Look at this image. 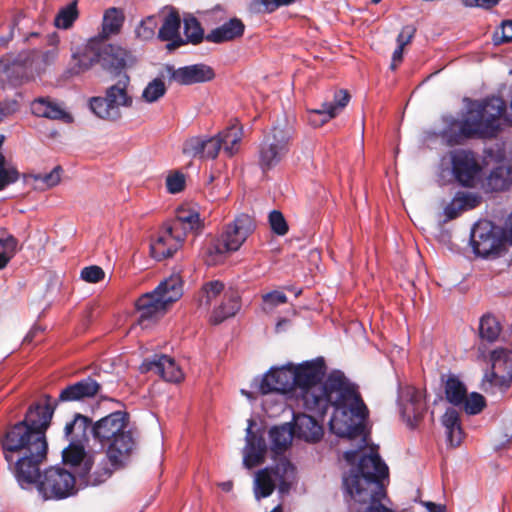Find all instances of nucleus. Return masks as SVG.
Masks as SVG:
<instances>
[{
  "label": "nucleus",
  "instance_id": "nucleus-2",
  "mask_svg": "<svg viewBox=\"0 0 512 512\" xmlns=\"http://www.w3.org/2000/svg\"><path fill=\"white\" fill-rule=\"evenodd\" d=\"M54 413V406L47 398L43 404L30 407L23 421L15 424L2 439L5 460L8 462L18 484L30 489L37 483L42 497L64 499L76 492L75 476L59 467H51L39 474V465L46 458L45 431Z\"/></svg>",
  "mask_w": 512,
  "mask_h": 512
},
{
  "label": "nucleus",
  "instance_id": "nucleus-51",
  "mask_svg": "<svg viewBox=\"0 0 512 512\" xmlns=\"http://www.w3.org/2000/svg\"><path fill=\"white\" fill-rule=\"evenodd\" d=\"M166 186L172 194L181 192L185 187V176L180 172L169 174L166 178Z\"/></svg>",
  "mask_w": 512,
  "mask_h": 512
},
{
  "label": "nucleus",
  "instance_id": "nucleus-60",
  "mask_svg": "<svg viewBox=\"0 0 512 512\" xmlns=\"http://www.w3.org/2000/svg\"><path fill=\"white\" fill-rule=\"evenodd\" d=\"M423 505L427 508L428 512H443L445 510V506L429 501L423 502Z\"/></svg>",
  "mask_w": 512,
  "mask_h": 512
},
{
  "label": "nucleus",
  "instance_id": "nucleus-24",
  "mask_svg": "<svg viewBox=\"0 0 512 512\" xmlns=\"http://www.w3.org/2000/svg\"><path fill=\"white\" fill-rule=\"evenodd\" d=\"M100 44V38L92 37L81 51L72 54L74 61L73 70L76 73L88 71L96 63L100 64Z\"/></svg>",
  "mask_w": 512,
  "mask_h": 512
},
{
  "label": "nucleus",
  "instance_id": "nucleus-7",
  "mask_svg": "<svg viewBox=\"0 0 512 512\" xmlns=\"http://www.w3.org/2000/svg\"><path fill=\"white\" fill-rule=\"evenodd\" d=\"M183 294V282L178 274L163 280L154 291L143 294L136 302L138 313L136 326L148 328L151 323L162 316L169 305L179 300Z\"/></svg>",
  "mask_w": 512,
  "mask_h": 512
},
{
  "label": "nucleus",
  "instance_id": "nucleus-35",
  "mask_svg": "<svg viewBox=\"0 0 512 512\" xmlns=\"http://www.w3.org/2000/svg\"><path fill=\"white\" fill-rule=\"evenodd\" d=\"M240 309L239 295L234 291L226 292L224 301L213 311L212 322L218 324L226 318L234 316Z\"/></svg>",
  "mask_w": 512,
  "mask_h": 512
},
{
  "label": "nucleus",
  "instance_id": "nucleus-30",
  "mask_svg": "<svg viewBox=\"0 0 512 512\" xmlns=\"http://www.w3.org/2000/svg\"><path fill=\"white\" fill-rule=\"evenodd\" d=\"M123 12L115 7L107 9L103 14L101 31L94 38H100V42H105L112 36L120 33L124 23Z\"/></svg>",
  "mask_w": 512,
  "mask_h": 512
},
{
  "label": "nucleus",
  "instance_id": "nucleus-28",
  "mask_svg": "<svg viewBox=\"0 0 512 512\" xmlns=\"http://www.w3.org/2000/svg\"><path fill=\"white\" fill-rule=\"evenodd\" d=\"M129 84L130 77L124 73L120 75L114 85L109 86L105 91L117 112H121L122 108H129L133 104V97L128 91Z\"/></svg>",
  "mask_w": 512,
  "mask_h": 512
},
{
  "label": "nucleus",
  "instance_id": "nucleus-14",
  "mask_svg": "<svg viewBox=\"0 0 512 512\" xmlns=\"http://www.w3.org/2000/svg\"><path fill=\"white\" fill-rule=\"evenodd\" d=\"M133 53L118 44H100V64L106 71L121 74L136 63Z\"/></svg>",
  "mask_w": 512,
  "mask_h": 512
},
{
  "label": "nucleus",
  "instance_id": "nucleus-40",
  "mask_svg": "<svg viewBox=\"0 0 512 512\" xmlns=\"http://www.w3.org/2000/svg\"><path fill=\"white\" fill-rule=\"evenodd\" d=\"M167 91L165 82L161 78L150 81L142 91L141 98L146 103H154L161 99Z\"/></svg>",
  "mask_w": 512,
  "mask_h": 512
},
{
  "label": "nucleus",
  "instance_id": "nucleus-44",
  "mask_svg": "<svg viewBox=\"0 0 512 512\" xmlns=\"http://www.w3.org/2000/svg\"><path fill=\"white\" fill-rule=\"evenodd\" d=\"M224 285L219 281H212L207 283L202 290L200 298V306L209 307L213 300L216 299L223 291Z\"/></svg>",
  "mask_w": 512,
  "mask_h": 512
},
{
  "label": "nucleus",
  "instance_id": "nucleus-22",
  "mask_svg": "<svg viewBox=\"0 0 512 512\" xmlns=\"http://www.w3.org/2000/svg\"><path fill=\"white\" fill-rule=\"evenodd\" d=\"M252 426L253 421L249 420L246 429V445L243 449V464L248 469L263 463L267 452L265 439L252 432Z\"/></svg>",
  "mask_w": 512,
  "mask_h": 512
},
{
  "label": "nucleus",
  "instance_id": "nucleus-32",
  "mask_svg": "<svg viewBox=\"0 0 512 512\" xmlns=\"http://www.w3.org/2000/svg\"><path fill=\"white\" fill-rule=\"evenodd\" d=\"M244 25L238 19H232L220 27L214 29L207 35V40L214 43H221L233 40L243 34Z\"/></svg>",
  "mask_w": 512,
  "mask_h": 512
},
{
  "label": "nucleus",
  "instance_id": "nucleus-4",
  "mask_svg": "<svg viewBox=\"0 0 512 512\" xmlns=\"http://www.w3.org/2000/svg\"><path fill=\"white\" fill-rule=\"evenodd\" d=\"M387 477L388 467L377 452L371 450L363 455L358 466L343 478L344 488L353 500L351 509L356 512H394L382 503L386 498L382 480Z\"/></svg>",
  "mask_w": 512,
  "mask_h": 512
},
{
  "label": "nucleus",
  "instance_id": "nucleus-57",
  "mask_svg": "<svg viewBox=\"0 0 512 512\" xmlns=\"http://www.w3.org/2000/svg\"><path fill=\"white\" fill-rule=\"evenodd\" d=\"M500 0H462L466 7L491 8L499 3Z\"/></svg>",
  "mask_w": 512,
  "mask_h": 512
},
{
  "label": "nucleus",
  "instance_id": "nucleus-38",
  "mask_svg": "<svg viewBox=\"0 0 512 512\" xmlns=\"http://www.w3.org/2000/svg\"><path fill=\"white\" fill-rule=\"evenodd\" d=\"M467 394V389L462 381L454 375L447 378L445 383V395L454 406H460Z\"/></svg>",
  "mask_w": 512,
  "mask_h": 512
},
{
  "label": "nucleus",
  "instance_id": "nucleus-52",
  "mask_svg": "<svg viewBox=\"0 0 512 512\" xmlns=\"http://www.w3.org/2000/svg\"><path fill=\"white\" fill-rule=\"evenodd\" d=\"M105 273L99 266H88L82 269L81 278L88 283H97L104 279Z\"/></svg>",
  "mask_w": 512,
  "mask_h": 512
},
{
  "label": "nucleus",
  "instance_id": "nucleus-62",
  "mask_svg": "<svg viewBox=\"0 0 512 512\" xmlns=\"http://www.w3.org/2000/svg\"><path fill=\"white\" fill-rule=\"evenodd\" d=\"M295 0H275L274 7L278 8L280 6L289 5Z\"/></svg>",
  "mask_w": 512,
  "mask_h": 512
},
{
  "label": "nucleus",
  "instance_id": "nucleus-42",
  "mask_svg": "<svg viewBox=\"0 0 512 512\" xmlns=\"http://www.w3.org/2000/svg\"><path fill=\"white\" fill-rule=\"evenodd\" d=\"M184 34L187 41L197 44L203 39V29L201 28L198 20L193 16H186L184 18Z\"/></svg>",
  "mask_w": 512,
  "mask_h": 512
},
{
  "label": "nucleus",
  "instance_id": "nucleus-8",
  "mask_svg": "<svg viewBox=\"0 0 512 512\" xmlns=\"http://www.w3.org/2000/svg\"><path fill=\"white\" fill-rule=\"evenodd\" d=\"M255 222L247 214H241L224 228L221 235L212 239L205 249V261L208 265H216L227 254L240 249L247 238L253 233Z\"/></svg>",
  "mask_w": 512,
  "mask_h": 512
},
{
  "label": "nucleus",
  "instance_id": "nucleus-3",
  "mask_svg": "<svg viewBox=\"0 0 512 512\" xmlns=\"http://www.w3.org/2000/svg\"><path fill=\"white\" fill-rule=\"evenodd\" d=\"M136 449V440L129 429L107 445L106 455L86 452L80 440L71 439L63 450V461L76 469L87 485L105 482L114 470L123 467Z\"/></svg>",
  "mask_w": 512,
  "mask_h": 512
},
{
  "label": "nucleus",
  "instance_id": "nucleus-1",
  "mask_svg": "<svg viewBox=\"0 0 512 512\" xmlns=\"http://www.w3.org/2000/svg\"><path fill=\"white\" fill-rule=\"evenodd\" d=\"M322 360L307 361L295 366L287 364L271 368L263 377L259 389L262 394L271 392L295 399L307 410L325 413L333 409L329 427L339 437L352 438L364 433L369 410L357 386L340 370L331 371L323 384Z\"/></svg>",
  "mask_w": 512,
  "mask_h": 512
},
{
  "label": "nucleus",
  "instance_id": "nucleus-49",
  "mask_svg": "<svg viewBox=\"0 0 512 512\" xmlns=\"http://www.w3.org/2000/svg\"><path fill=\"white\" fill-rule=\"evenodd\" d=\"M269 224L272 231L279 236H283L288 232V224L280 211L273 210L270 212Z\"/></svg>",
  "mask_w": 512,
  "mask_h": 512
},
{
  "label": "nucleus",
  "instance_id": "nucleus-20",
  "mask_svg": "<svg viewBox=\"0 0 512 512\" xmlns=\"http://www.w3.org/2000/svg\"><path fill=\"white\" fill-rule=\"evenodd\" d=\"M170 80L180 85H192L210 81L214 77L211 67L205 64H194L180 68H168Z\"/></svg>",
  "mask_w": 512,
  "mask_h": 512
},
{
  "label": "nucleus",
  "instance_id": "nucleus-61",
  "mask_svg": "<svg viewBox=\"0 0 512 512\" xmlns=\"http://www.w3.org/2000/svg\"><path fill=\"white\" fill-rule=\"evenodd\" d=\"M344 458L347 462L352 463L356 458V452L355 451H347L344 453Z\"/></svg>",
  "mask_w": 512,
  "mask_h": 512
},
{
  "label": "nucleus",
  "instance_id": "nucleus-59",
  "mask_svg": "<svg viewBox=\"0 0 512 512\" xmlns=\"http://www.w3.org/2000/svg\"><path fill=\"white\" fill-rule=\"evenodd\" d=\"M403 49H404V47L397 46V48L393 52L392 62H391V65H390V68L392 70H395L397 65H398V63H400L402 61Z\"/></svg>",
  "mask_w": 512,
  "mask_h": 512
},
{
  "label": "nucleus",
  "instance_id": "nucleus-19",
  "mask_svg": "<svg viewBox=\"0 0 512 512\" xmlns=\"http://www.w3.org/2000/svg\"><path fill=\"white\" fill-rule=\"evenodd\" d=\"M184 239L168 224L159 232L151 243L150 251L154 259L161 261L171 257L183 244Z\"/></svg>",
  "mask_w": 512,
  "mask_h": 512
},
{
  "label": "nucleus",
  "instance_id": "nucleus-31",
  "mask_svg": "<svg viewBox=\"0 0 512 512\" xmlns=\"http://www.w3.org/2000/svg\"><path fill=\"white\" fill-rule=\"evenodd\" d=\"M441 422L445 428L448 444L451 447L459 446L463 438L459 413L455 409L449 408L442 416Z\"/></svg>",
  "mask_w": 512,
  "mask_h": 512
},
{
  "label": "nucleus",
  "instance_id": "nucleus-39",
  "mask_svg": "<svg viewBox=\"0 0 512 512\" xmlns=\"http://www.w3.org/2000/svg\"><path fill=\"white\" fill-rule=\"evenodd\" d=\"M479 332L481 338L493 342L501 332L500 322L492 315H485L480 320Z\"/></svg>",
  "mask_w": 512,
  "mask_h": 512
},
{
  "label": "nucleus",
  "instance_id": "nucleus-46",
  "mask_svg": "<svg viewBox=\"0 0 512 512\" xmlns=\"http://www.w3.org/2000/svg\"><path fill=\"white\" fill-rule=\"evenodd\" d=\"M158 27V19L156 16H148L140 22L135 33L142 40H149L155 36V30Z\"/></svg>",
  "mask_w": 512,
  "mask_h": 512
},
{
  "label": "nucleus",
  "instance_id": "nucleus-15",
  "mask_svg": "<svg viewBox=\"0 0 512 512\" xmlns=\"http://www.w3.org/2000/svg\"><path fill=\"white\" fill-rule=\"evenodd\" d=\"M128 425L129 422L127 414L117 411L98 420L93 425L92 431L94 438L98 440L102 446H107L120 434L128 431Z\"/></svg>",
  "mask_w": 512,
  "mask_h": 512
},
{
  "label": "nucleus",
  "instance_id": "nucleus-53",
  "mask_svg": "<svg viewBox=\"0 0 512 512\" xmlns=\"http://www.w3.org/2000/svg\"><path fill=\"white\" fill-rule=\"evenodd\" d=\"M463 200L458 195L444 208V214L447 220L458 217L463 211Z\"/></svg>",
  "mask_w": 512,
  "mask_h": 512
},
{
  "label": "nucleus",
  "instance_id": "nucleus-37",
  "mask_svg": "<svg viewBox=\"0 0 512 512\" xmlns=\"http://www.w3.org/2000/svg\"><path fill=\"white\" fill-rule=\"evenodd\" d=\"M61 171L60 167H55L47 174H29L25 176V181L35 190L44 191L60 183Z\"/></svg>",
  "mask_w": 512,
  "mask_h": 512
},
{
  "label": "nucleus",
  "instance_id": "nucleus-45",
  "mask_svg": "<svg viewBox=\"0 0 512 512\" xmlns=\"http://www.w3.org/2000/svg\"><path fill=\"white\" fill-rule=\"evenodd\" d=\"M460 406L464 408L467 414L475 415L480 413L485 407V399L481 394L473 392L470 395L466 394Z\"/></svg>",
  "mask_w": 512,
  "mask_h": 512
},
{
  "label": "nucleus",
  "instance_id": "nucleus-27",
  "mask_svg": "<svg viewBox=\"0 0 512 512\" xmlns=\"http://www.w3.org/2000/svg\"><path fill=\"white\" fill-rule=\"evenodd\" d=\"M181 20L179 14L171 11L164 19L162 26L159 29L158 37L162 41H168L167 48L169 50L180 47L185 43L181 38L180 29Z\"/></svg>",
  "mask_w": 512,
  "mask_h": 512
},
{
  "label": "nucleus",
  "instance_id": "nucleus-36",
  "mask_svg": "<svg viewBox=\"0 0 512 512\" xmlns=\"http://www.w3.org/2000/svg\"><path fill=\"white\" fill-rule=\"evenodd\" d=\"M89 108L97 117L104 120L115 121L121 117V112H117L106 94L103 97H92L89 100Z\"/></svg>",
  "mask_w": 512,
  "mask_h": 512
},
{
  "label": "nucleus",
  "instance_id": "nucleus-25",
  "mask_svg": "<svg viewBox=\"0 0 512 512\" xmlns=\"http://www.w3.org/2000/svg\"><path fill=\"white\" fill-rule=\"evenodd\" d=\"M293 430L295 436L306 442H316L323 435L322 426L310 415L298 414L294 416Z\"/></svg>",
  "mask_w": 512,
  "mask_h": 512
},
{
  "label": "nucleus",
  "instance_id": "nucleus-9",
  "mask_svg": "<svg viewBox=\"0 0 512 512\" xmlns=\"http://www.w3.org/2000/svg\"><path fill=\"white\" fill-rule=\"evenodd\" d=\"M491 369L487 370L481 381V388L490 394L505 393L512 384V351L496 348L489 354Z\"/></svg>",
  "mask_w": 512,
  "mask_h": 512
},
{
  "label": "nucleus",
  "instance_id": "nucleus-11",
  "mask_svg": "<svg viewBox=\"0 0 512 512\" xmlns=\"http://www.w3.org/2000/svg\"><path fill=\"white\" fill-rule=\"evenodd\" d=\"M292 131L286 126H275L264 137L259 149V165L263 171L276 166L288 153Z\"/></svg>",
  "mask_w": 512,
  "mask_h": 512
},
{
  "label": "nucleus",
  "instance_id": "nucleus-26",
  "mask_svg": "<svg viewBox=\"0 0 512 512\" xmlns=\"http://www.w3.org/2000/svg\"><path fill=\"white\" fill-rule=\"evenodd\" d=\"M100 389L99 383L88 377L63 389L59 395L60 401H81L94 397Z\"/></svg>",
  "mask_w": 512,
  "mask_h": 512
},
{
  "label": "nucleus",
  "instance_id": "nucleus-54",
  "mask_svg": "<svg viewBox=\"0 0 512 512\" xmlns=\"http://www.w3.org/2000/svg\"><path fill=\"white\" fill-rule=\"evenodd\" d=\"M19 109V104L16 100H6L0 102V122L8 116L16 113Z\"/></svg>",
  "mask_w": 512,
  "mask_h": 512
},
{
  "label": "nucleus",
  "instance_id": "nucleus-13",
  "mask_svg": "<svg viewBox=\"0 0 512 512\" xmlns=\"http://www.w3.org/2000/svg\"><path fill=\"white\" fill-rule=\"evenodd\" d=\"M398 405L406 424L411 428L416 427L425 412V402L421 392L409 385L400 387Z\"/></svg>",
  "mask_w": 512,
  "mask_h": 512
},
{
  "label": "nucleus",
  "instance_id": "nucleus-10",
  "mask_svg": "<svg viewBox=\"0 0 512 512\" xmlns=\"http://www.w3.org/2000/svg\"><path fill=\"white\" fill-rule=\"evenodd\" d=\"M293 479L294 467L286 458H279L275 467H267L255 474L254 494L256 499L270 496L275 488H278L281 494L286 493Z\"/></svg>",
  "mask_w": 512,
  "mask_h": 512
},
{
  "label": "nucleus",
  "instance_id": "nucleus-64",
  "mask_svg": "<svg viewBox=\"0 0 512 512\" xmlns=\"http://www.w3.org/2000/svg\"><path fill=\"white\" fill-rule=\"evenodd\" d=\"M34 333H35V331H30L29 334L26 336L25 340L26 341H31L32 338H33Z\"/></svg>",
  "mask_w": 512,
  "mask_h": 512
},
{
  "label": "nucleus",
  "instance_id": "nucleus-23",
  "mask_svg": "<svg viewBox=\"0 0 512 512\" xmlns=\"http://www.w3.org/2000/svg\"><path fill=\"white\" fill-rule=\"evenodd\" d=\"M31 111L35 116L51 120H59L69 124L73 122V116L58 102L51 98L40 97L31 103Z\"/></svg>",
  "mask_w": 512,
  "mask_h": 512
},
{
  "label": "nucleus",
  "instance_id": "nucleus-56",
  "mask_svg": "<svg viewBox=\"0 0 512 512\" xmlns=\"http://www.w3.org/2000/svg\"><path fill=\"white\" fill-rule=\"evenodd\" d=\"M414 29L410 26L404 27L397 37L398 46L405 47L413 38Z\"/></svg>",
  "mask_w": 512,
  "mask_h": 512
},
{
  "label": "nucleus",
  "instance_id": "nucleus-6",
  "mask_svg": "<svg viewBox=\"0 0 512 512\" xmlns=\"http://www.w3.org/2000/svg\"><path fill=\"white\" fill-rule=\"evenodd\" d=\"M467 108V115L460 125L463 136L491 138L498 133L506 109V104L501 98L469 101Z\"/></svg>",
  "mask_w": 512,
  "mask_h": 512
},
{
  "label": "nucleus",
  "instance_id": "nucleus-34",
  "mask_svg": "<svg viewBox=\"0 0 512 512\" xmlns=\"http://www.w3.org/2000/svg\"><path fill=\"white\" fill-rule=\"evenodd\" d=\"M242 136L243 129L238 123H233L225 130L218 133L221 146L228 156H233L238 152Z\"/></svg>",
  "mask_w": 512,
  "mask_h": 512
},
{
  "label": "nucleus",
  "instance_id": "nucleus-21",
  "mask_svg": "<svg viewBox=\"0 0 512 512\" xmlns=\"http://www.w3.org/2000/svg\"><path fill=\"white\" fill-rule=\"evenodd\" d=\"M222 148L218 135L214 137L195 136L187 139L182 152L188 157L215 159Z\"/></svg>",
  "mask_w": 512,
  "mask_h": 512
},
{
  "label": "nucleus",
  "instance_id": "nucleus-18",
  "mask_svg": "<svg viewBox=\"0 0 512 512\" xmlns=\"http://www.w3.org/2000/svg\"><path fill=\"white\" fill-rule=\"evenodd\" d=\"M350 101L346 90H339L334 95L333 102H324L319 109L309 111L308 120L314 127L322 126L340 114Z\"/></svg>",
  "mask_w": 512,
  "mask_h": 512
},
{
  "label": "nucleus",
  "instance_id": "nucleus-29",
  "mask_svg": "<svg viewBox=\"0 0 512 512\" xmlns=\"http://www.w3.org/2000/svg\"><path fill=\"white\" fill-rule=\"evenodd\" d=\"M168 225L185 240L188 232H197L202 228V220L197 211L180 209L175 220Z\"/></svg>",
  "mask_w": 512,
  "mask_h": 512
},
{
  "label": "nucleus",
  "instance_id": "nucleus-58",
  "mask_svg": "<svg viewBox=\"0 0 512 512\" xmlns=\"http://www.w3.org/2000/svg\"><path fill=\"white\" fill-rule=\"evenodd\" d=\"M500 237L502 243H509L512 245V214L507 218L505 227L500 230Z\"/></svg>",
  "mask_w": 512,
  "mask_h": 512
},
{
  "label": "nucleus",
  "instance_id": "nucleus-41",
  "mask_svg": "<svg viewBox=\"0 0 512 512\" xmlns=\"http://www.w3.org/2000/svg\"><path fill=\"white\" fill-rule=\"evenodd\" d=\"M78 17L76 1L62 8L55 17L54 24L57 28L67 29Z\"/></svg>",
  "mask_w": 512,
  "mask_h": 512
},
{
  "label": "nucleus",
  "instance_id": "nucleus-48",
  "mask_svg": "<svg viewBox=\"0 0 512 512\" xmlns=\"http://www.w3.org/2000/svg\"><path fill=\"white\" fill-rule=\"evenodd\" d=\"M263 310L271 312L275 307L287 302L286 295L281 291H272L262 296Z\"/></svg>",
  "mask_w": 512,
  "mask_h": 512
},
{
  "label": "nucleus",
  "instance_id": "nucleus-55",
  "mask_svg": "<svg viewBox=\"0 0 512 512\" xmlns=\"http://www.w3.org/2000/svg\"><path fill=\"white\" fill-rule=\"evenodd\" d=\"M458 197L463 200L464 211L473 209L480 203V197L472 193L458 194Z\"/></svg>",
  "mask_w": 512,
  "mask_h": 512
},
{
  "label": "nucleus",
  "instance_id": "nucleus-17",
  "mask_svg": "<svg viewBox=\"0 0 512 512\" xmlns=\"http://www.w3.org/2000/svg\"><path fill=\"white\" fill-rule=\"evenodd\" d=\"M452 170L457 180L464 186H472L480 167L473 154L457 150L451 154Z\"/></svg>",
  "mask_w": 512,
  "mask_h": 512
},
{
  "label": "nucleus",
  "instance_id": "nucleus-5",
  "mask_svg": "<svg viewBox=\"0 0 512 512\" xmlns=\"http://www.w3.org/2000/svg\"><path fill=\"white\" fill-rule=\"evenodd\" d=\"M59 43L58 34L53 33L47 37V49L21 52L12 62L8 59L0 60V81L15 83L28 79L33 71L40 72L46 66L54 64L59 55Z\"/></svg>",
  "mask_w": 512,
  "mask_h": 512
},
{
  "label": "nucleus",
  "instance_id": "nucleus-50",
  "mask_svg": "<svg viewBox=\"0 0 512 512\" xmlns=\"http://www.w3.org/2000/svg\"><path fill=\"white\" fill-rule=\"evenodd\" d=\"M512 41V20H505L501 26L493 34V42L495 45Z\"/></svg>",
  "mask_w": 512,
  "mask_h": 512
},
{
  "label": "nucleus",
  "instance_id": "nucleus-63",
  "mask_svg": "<svg viewBox=\"0 0 512 512\" xmlns=\"http://www.w3.org/2000/svg\"><path fill=\"white\" fill-rule=\"evenodd\" d=\"M220 487L222 490L229 492L232 489V483L231 482H223L220 484Z\"/></svg>",
  "mask_w": 512,
  "mask_h": 512
},
{
  "label": "nucleus",
  "instance_id": "nucleus-47",
  "mask_svg": "<svg viewBox=\"0 0 512 512\" xmlns=\"http://www.w3.org/2000/svg\"><path fill=\"white\" fill-rule=\"evenodd\" d=\"M88 427V418L82 415H76L74 420L67 423L64 428V433L67 437H70L74 433L76 436L85 435Z\"/></svg>",
  "mask_w": 512,
  "mask_h": 512
},
{
  "label": "nucleus",
  "instance_id": "nucleus-16",
  "mask_svg": "<svg viewBox=\"0 0 512 512\" xmlns=\"http://www.w3.org/2000/svg\"><path fill=\"white\" fill-rule=\"evenodd\" d=\"M143 373L153 372L167 382L178 383L184 379L181 368L167 355H154L145 359L140 366Z\"/></svg>",
  "mask_w": 512,
  "mask_h": 512
},
{
  "label": "nucleus",
  "instance_id": "nucleus-33",
  "mask_svg": "<svg viewBox=\"0 0 512 512\" xmlns=\"http://www.w3.org/2000/svg\"><path fill=\"white\" fill-rule=\"evenodd\" d=\"M269 436L272 451L276 455H280L291 445L295 433L289 424H283L281 426L271 428Z\"/></svg>",
  "mask_w": 512,
  "mask_h": 512
},
{
  "label": "nucleus",
  "instance_id": "nucleus-43",
  "mask_svg": "<svg viewBox=\"0 0 512 512\" xmlns=\"http://www.w3.org/2000/svg\"><path fill=\"white\" fill-rule=\"evenodd\" d=\"M17 240L13 236L0 239V270L4 269L16 254Z\"/></svg>",
  "mask_w": 512,
  "mask_h": 512
},
{
  "label": "nucleus",
  "instance_id": "nucleus-12",
  "mask_svg": "<svg viewBox=\"0 0 512 512\" xmlns=\"http://www.w3.org/2000/svg\"><path fill=\"white\" fill-rule=\"evenodd\" d=\"M471 244L475 254L483 258L499 255L503 248L500 229L490 221H478L471 231Z\"/></svg>",
  "mask_w": 512,
  "mask_h": 512
}]
</instances>
